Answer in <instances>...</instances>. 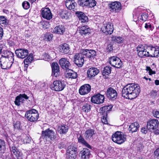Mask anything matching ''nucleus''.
<instances>
[{"label": "nucleus", "instance_id": "nucleus-22", "mask_svg": "<svg viewBox=\"0 0 159 159\" xmlns=\"http://www.w3.org/2000/svg\"><path fill=\"white\" fill-rule=\"evenodd\" d=\"M52 75L56 77L60 75L59 67L57 63L53 62L52 64Z\"/></svg>", "mask_w": 159, "mask_h": 159}, {"label": "nucleus", "instance_id": "nucleus-51", "mask_svg": "<svg viewBox=\"0 0 159 159\" xmlns=\"http://www.w3.org/2000/svg\"><path fill=\"white\" fill-rule=\"evenodd\" d=\"M14 127L15 129H20L21 127L20 126V123L19 121H16L14 124Z\"/></svg>", "mask_w": 159, "mask_h": 159}, {"label": "nucleus", "instance_id": "nucleus-12", "mask_svg": "<svg viewBox=\"0 0 159 159\" xmlns=\"http://www.w3.org/2000/svg\"><path fill=\"white\" fill-rule=\"evenodd\" d=\"M78 4L81 6L92 7L95 6L96 2L94 0H79Z\"/></svg>", "mask_w": 159, "mask_h": 159}, {"label": "nucleus", "instance_id": "nucleus-8", "mask_svg": "<svg viewBox=\"0 0 159 159\" xmlns=\"http://www.w3.org/2000/svg\"><path fill=\"white\" fill-rule=\"evenodd\" d=\"M85 56L82 53V50L80 53L75 54L74 57L75 63L79 67H81L84 62Z\"/></svg>", "mask_w": 159, "mask_h": 159}, {"label": "nucleus", "instance_id": "nucleus-16", "mask_svg": "<svg viewBox=\"0 0 159 159\" xmlns=\"http://www.w3.org/2000/svg\"><path fill=\"white\" fill-rule=\"evenodd\" d=\"M106 95L108 98L112 100L116 99L117 97V93L116 91L111 87L108 88L107 89Z\"/></svg>", "mask_w": 159, "mask_h": 159}, {"label": "nucleus", "instance_id": "nucleus-5", "mask_svg": "<svg viewBox=\"0 0 159 159\" xmlns=\"http://www.w3.org/2000/svg\"><path fill=\"white\" fill-rule=\"evenodd\" d=\"M112 107V105L104 106L101 107L100 110V112L102 114V121L105 124H107L108 121L107 119L108 113L111 110Z\"/></svg>", "mask_w": 159, "mask_h": 159}, {"label": "nucleus", "instance_id": "nucleus-25", "mask_svg": "<svg viewBox=\"0 0 159 159\" xmlns=\"http://www.w3.org/2000/svg\"><path fill=\"white\" fill-rule=\"evenodd\" d=\"M59 63L62 68L66 70L68 69L70 65L69 62L65 58H61L59 61Z\"/></svg>", "mask_w": 159, "mask_h": 159}, {"label": "nucleus", "instance_id": "nucleus-3", "mask_svg": "<svg viewBox=\"0 0 159 159\" xmlns=\"http://www.w3.org/2000/svg\"><path fill=\"white\" fill-rule=\"evenodd\" d=\"M25 117L30 122H35L38 120L39 115L36 110L33 109L26 112Z\"/></svg>", "mask_w": 159, "mask_h": 159}, {"label": "nucleus", "instance_id": "nucleus-21", "mask_svg": "<svg viewBox=\"0 0 159 159\" xmlns=\"http://www.w3.org/2000/svg\"><path fill=\"white\" fill-rule=\"evenodd\" d=\"M41 15L43 18L48 20H50L52 18V14L48 8H46L42 10Z\"/></svg>", "mask_w": 159, "mask_h": 159}, {"label": "nucleus", "instance_id": "nucleus-42", "mask_svg": "<svg viewBox=\"0 0 159 159\" xmlns=\"http://www.w3.org/2000/svg\"><path fill=\"white\" fill-rule=\"evenodd\" d=\"M34 60L33 57V55L32 54H30L29 56L27 57V59H25L24 62V63H25V62L26 63V65H27V64H28L29 63H30L31 62Z\"/></svg>", "mask_w": 159, "mask_h": 159}, {"label": "nucleus", "instance_id": "nucleus-48", "mask_svg": "<svg viewBox=\"0 0 159 159\" xmlns=\"http://www.w3.org/2000/svg\"><path fill=\"white\" fill-rule=\"evenodd\" d=\"M22 6L24 9H27L30 7V4L28 2L25 1L23 2Z\"/></svg>", "mask_w": 159, "mask_h": 159}, {"label": "nucleus", "instance_id": "nucleus-55", "mask_svg": "<svg viewBox=\"0 0 159 159\" xmlns=\"http://www.w3.org/2000/svg\"><path fill=\"white\" fill-rule=\"evenodd\" d=\"M153 115L155 117L157 118H159V110L154 111L153 112Z\"/></svg>", "mask_w": 159, "mask_h": 159}, {"label": "nucleus", "instance_id": "nucleus-57", "mask_svg": "<svg viewBox=\"0 0 159 159\" xmlns=\"http://www.w3.org/2000/svg\"><path fill=\"white\" fill-rule=\"evenodd\" d=\"M147 130L146 129V128L145 127H143L141 129V132L145 134L147 133Z\"/></svg>", "mask_w": 159, "mask_h": 159}, {"label": "nucleus", "instance_id": "nucleus-46", "mask_svg": "<svg viewBox=\"0 0 159 159\" xmlns=\"http://www.w3.org/2000/svg\"><path fill=\"white\" fill-rule=\"evenodd\" d=\"M45 84L41 82H39L36 85L35 88L36 89L40 90L41 89H43V87H44Z\"/></svg>", "mask_w": 159, "mask_h": 159}, {"label": "nucleus", "instance_id": "nucleus-13", "mask_svg": "<svg viewBox=\"0 0 159 159\" xmlns=\"http://www.w3.org/2000/svg\"><path fill=\"white\" fill-rule=\"evenodd\" d=\"M158 121L157 120L152 119L147 122V128L150 131L156 129L158 126Z\"/></svg>", "mask_w": 159, "mask_h": 159}, {"label": "nucleus", "instance_id": "nucleus-54", "mask_svg": "<svg viewBox=\"0 0 159 159\" xmlns=\"http://www.w3.org/2000/svg\"><path fill=\"white\" fill-rule=\"evenodd\" d=\"M113 45L112 44L110 43L107 45V49L108 52H111L113 50Z\"/></svg>", "mask_w": 159, "mask_h": 159}, {"label": "nucleus", "instance_id": "nucleus-40", "mask_svg": "<svg viewBox=\"0 0 159 159\" xmlns=\"http://www.w3.org/2000/svg\"><path fill=\"white\" fill-rule=\"evenodd\" d=\"M112 40L118 43H122L123 42V39L122 37L115 36L112 38Z\"/></svg>", "mask_w": 159, "mask_h": 159}, {"label": "nucleus", "instance_id": "nucleus-47", "mask_svg": "<svg viewBox=\"0 0 159 159\" xmlns=\"http://www.w3.org/2000/svg\"><path fill=\"white\" fill-rule=\"evenodd\" d=\"M144 28L148 30H152L154 29V27L153 26H152L151 24L150 23H146L145 24L144 26Z\"/></svg>", "mask_w": 159, "mask_h": 159}, {"label": "nucleus", "instance_id": "nucleus-30", "mask_svg": "<svg viewBox=\"0 0 159 159\" xmlns=\"http://www.w3.org/2000/svg\"><path fill=\"white\" fill-rule=\"evenodd\" d=\"M54 32L59 34H62L65 32L66 28L64 25H59L56 26L54 29ZM53 32L54 30L53 31Z\"/></svg>", "mask_w": 159, "mask_h": 159}, {"label": "nucleus", "instance_id": "nucleus-33", "mask_svg": "<svg viewBox=\"0 0 159 159\" xmlns=\"http://www.w3.org/2000/svg\"><path fill=\"white\" fill-rule=\"evenodd\" d=\"M95 134V130L93 129H89L86 131L84 137L86 139L91 138Z\"/></svg>", "mask_w": 159, "mask_h": 159}, {"label": "nucleus", "instance_id": "nucleus-27", "mask_svg": "<svg viewBox=\"0 0 159 159\" xmlns=\"http://www.w3.org/2000/svg\"><path fill=\"white\" fill-rule=\"evenodd\" d=\"M76 15L79 18V21L81 22H85L88 21V18L83 12L77 11L76 13Z\"/></svg>", "mask_w": 159, "mask_h": 159}, {"label": "nucleus", "instance_id": "nucleus-37", "mask_svg": "<svg viewBox=\"0 0 159 159\" xmlns=\"http://www.w3.org/2000/svg\"><path fill=\"white\" fill-rule=\"evenodd\" d=\"M78 141L79 143L84 145L87 147L89 148H91V146L87 143L81 135H80L78 138Z\"/></svg>", "mask_w": 159, "mask_h": 159}, {"label": "nucleus", "instance_id": "nucleus-24", "mask_svg": "<svg viewBox=\"0 0 159 159\" xmlns=\"http://www.w3.org/2000/svg\"><path fill=\"white\" fill-rule=\"evenodd\" d=\"M99 72L98 69L95 67H91L88 69L87 74L88 77L90 78L94 77Z\"/></svg>", "mask_w": 159, "mask_h": 159}, {"label": "nucleus", "instance_id": "nucleus-52", "mask_svg": "<svg viewBox=\"0 0 159 159\" xmlns=\"http://www.w3.org/2000/svg\"><path fill=\"white\" fill-rule=\"evenodd\" d=\"M150 95L151 98H154L157 95V92L156 90H152L150 92Z\"/></svg>", "mask_w": 159, "mask_h": 159}, {"label": "nucleus", "instance_id": "nucleus-58", "mask_svg": "<svg viewBox=\"0 0 159 159\" xmlns=\"http://www.w3.org/2000/svg\"><path fill=\"white\" fill-rule=\"evenodd\" d=\"M154 153L155 155L157 156V158L159 159V148L156 149Z\"/></svg>", "mask_w": 159, "mask_h": 159}, {"label": "nucleus", "instance_id": "nucleus-34", "mask_svg": "<svg viewBox=\"0 0 159 159\" xmlns=\"http://www.w3.org/2000/svg\"><path fill=\"white\" fill-rule=\"evenodd\" d=\"M139 127V125L138 123L135 122L131 124L129 126V130L133 133L136 131Z\"/></svg>", "mask_w": 159, "mask_h": 159}, {"label": "nucleus", "instance_id": "nucleus-15", "mask_svg": "<svg viewBox=\"0 0 159 159\" xmlns=\"http://www.w3.org/2000/svg\"><path fill=\"white\" fill-rule=\"evenodd\" d=\"M104 96L99 93L93 96L91 98L92 102L97 104L102 103L104 102Z\"/></svg>", "mask_w": 159, "mask_h": 159}, {"label": "nucleus", "instance_id": "nucleus-9", "mask_svg": "<svg viewBox=\"0 0 159 159\" xmlns=\"http://www.w3.org/2000/svg\"><path fill=\"white\" fill-rule=\"evenodd\" d=\"M66 84L64 81L56 80L53 82V90L57 91H60L64 89Z\"/></svg>", "mask_w": 159, "mask_h": 159}, {"label": "nucleus", "instance_id": "nucleus-26", "mask_svg": "<svg viewBox=\"0 0 159 159\" xmlns=\"http://www.w3.org/2000/svg\"><path fill=\"white\" fill-rule=\"evenodd\" d=\"M79 31L80 34L84 36L90 33L91 30L88 26L84 25L80 28Z\"/></svg>", "mask_w": 159, "mask_h": 159}, {"label": "nucleus", "instance_id": "nucleus-64", "mask_svg": "<svg viewBox=\"0 0 159 159\" xmlns=\"http://www.w3.org/2000/svg\"><path fill=\"white\" fill-rule=\"evenodd\" d=\"M151 70V69L150 67L147 66L146 67V70L147 71H148V72H149V71H150Z\"/></svg>", "mask_w": 159, "mask_h": 159}, {"label": "nucleus", "instance_id": "nucleus-18", "mask_svg": "<svg viewBox=\"0 0 159 159\" xmlns=\"http://www.w3.org/2000/svg\"><path fill=\"white\" fill-rule=\"evenodd\" d=\"M82 50V53L86 57L92 59L96 55V52L94 50H89L87 49H83Z\"/></svg>", "mask_w": 159, "mask_h": 159}, {"label": "nucleus", "instance_id": "nucleus-50", "mask_svg": "<svg viewBox=\"0 0 159 159\" xmlns=\"http://www.w3.org/2000/svg\"><path fill=\"white\" fill-rule=\"evenodd\" d=\"M7 23V19L4 16H0V24H6Z\"/></svg>", "mask_w": 159, "mask_h": 159}, {"label": "nucleus", "instance_id": "nucleus-11", "mask_svg": "<svg viewBox=\"0 0 159 159\" xmlns=\"http://www.w3.org/2000/svg\"><path fill=\"white\" fill-rule=\"evenodd\" d=\"M109 62L112 66L117 68L121 67L122 65V62L120 59L116 57H110L109 59Z\"/></svg>", "mask_w": 159, "mask_h": 159}, {"label": "nucleus", "instance_id": "nucleus-32", "mask_svg": "<svg viewBox=\"0 0 159 159\" xmlns=\"http://www.w3.org/2000/svg\"><path fill=\"white\" fill-rule=\"evenodd\" d=\"M80 154H81V157L83 159L89 158L90 154L89 149L87 148H84Z\"/></svg>", "mask_w": 159, "mask_h": 159}, {"label": "nucleus", "instance_id": "nucleus-39", "mask_svg": "<svg viewBox=\"0 0 159 159\" xmlns=\"http://www.w3.org/2000/svg\"><path fill=\"white\" fill-rule=\"evenodd\" d=\"M66 77L68 78L75 79L77 77V73L73 71H71L70 72L67 73Z\"/></svg>", "mask_w": 159, "mask_h": 159}, {"label": "nucleus", "instance_id": "nucleus-23", "mask_svg": "<svg viewBox=\"0 0 159 159\" xmlns=\"http://www.w3.org/2000/svg\"><path fill=\"white\" fill-rule=\"evenodd\" d=\"M113 25L111 23H108L106 26L102 28V31L106 34H111L113 31Z\"/></svg>", "mask_w": 159, "mask_h": 159}, {"label": "nucleus", "instance_id": "nucleus-43", "mask_svg": "<svg viewBox=\"0 0 159 159\" xmlns=\"http://www.w3.org/2000/svg\"><path fill=\"white\" fill-rule=\"evenodd\" d=\"M53 37V34L50 33H48L44 36V39L48 41H50L51 40Z\"/></svg>", "mask_w": 159, "mask_h": 159}, {"label": "nucleus", "instance_id": "nucleus-45", "mask_svg": "<svg viewBox=\"0 0 159 159\" xmlns=\"http://www.w3.org/2000/svg\"><path fill=\"white\" fill-rule=\"evenodd\" d=\"M5 149V141L0 139V151L4 150Z\"/></svg>", "mask_w": 159, "mask_h": 159}, {"label": "nucleus", "instance_id": "nucleus-35", "mask_svg": "<svg viewBox=\"0 0 159 159\" xmlns=\"http://www.w3.org/2000/svg\"><path fill=\"white\" fill-rule=\"evenodd\" d=\"M148 49H149L150 51H154L153 55H149V57H155L157 56L159 54V48L158 47H157V48H155L152 46H149L148 47Z\"/></svg>", "mask_w": 159, "mask_h": 159}, {"label": "nucleus", "instance_id": "nucleus-20", "mask_svg": "<svg viewBox=\"0 0 159 159\" xmlns=\"http://www.w3.org/2000/svg\"><path fill=\"white\" fill-rule=\"evenodd\" d=\"M90 85L88 84H85L80 88L79 93L81 95H84L88 94L91 91Z\"/></svg>", "mask_w": 159, "mask_h": 159}, {"label": "nucleus", "instance_id": "nucleus-59", "mask_svg": "<svg viewBox=\"0 0 159 159\" xmlns=\"http://www.w3.org/2000/svg\"><path fill=\"white\" fill-rule=\"evenodd\" d=\"M20 96H21L23 98L27 99L29 98V97L25 94H20Z\"/></svg>", "mask_w": 159, "mask_h": 159}, {"label": "nucleus", "instance_id": "nucleus-63", "mask_svg": "<svg viewBox=\"0 0 159 159\" xmlns=\"http://www.w3.org/2000/svg\"><path fill=\"white\" fill-rule=\"evenodd\" d=\"M155 83L156 85H159V80H156Z\"/></svg>", "mask_w": 159, "mask_h": 159}, {"label": "nucleus", "instance_id": "nucleus-10", "mask_svg": "<svg viewBox=\"0 0 159 159\" xmlns=\"http://www.w3.org/2000/svg\"><path fill=\"white\" fill-rule=\"evenodd\" d=\"M146 47L143 45L139 46L137 48L138 56L141 58L149 57V52Z\"/></svg>", "mask_w": 159, "mask_h": 159}, {"label": "nucleus", "instance_id": "nucleus-56", "mask_svg": "<svg viewBox=\"0 0 159 159\" xmlns=\"http://www.w3.org/2000/svg\"><path fill=\"white\" fill-rule=\"evenodd\" d=\"M3 34V30L2 28L0 27V40L2 39Z\"/></svg>", "mask_w": 159, "mask_h": 159}, {"label": "nucleus", "instance_id": "nucleus-28", "mask_svg": "<svg viewBox=\"0 0 159 159\" xmlns=\"http://www.w3.org/2000/svg\"><path fill=\"white\" fill-rule=\"evenodd\" d=\"M65 5L67 8L74 11L76 3L74 0H66Z\"/></svg>", "mask_w": 159, "mask_h": 159}, {"label": "nucleus", "instance_id": "nucleus-36", "mask_svg": "<svg viewBox=\"0 0 159 159\" xmlns=\"http://www.w3.org/2000/svg\"><path fill=\"white\" fill-rule=\"evenodd\" d=\"M58 14L62 19L68 18V11L65 9H61L58 11Z\"/></svg>", "mask_w": 159, "mask_h": 159}, {"label": "nucleus", "instance_id": "nucleus-17", "mask_svg": "<svg viewBox=\"0 0 159 159\" xmlns=\"http://www.w3.org/2000/svg\"><path fill=\"white\" fill-rule=\"evenodd\" d=\"M12 153H13L17 159H23L24 156L22 152L19 151L16 146L13 145L10 149Z\"/></svg>", "mask_w": 159, "mask_h": 159}, {"label": "nucleus", "instance_id": "nucleus-19", "mask_svg": "<svg viewBox=\"0 0 159 159\" xmlns=\"http://www.w3.org/2000/svg\"><path fill=\"white\" fill-rule=\"evenodd\" d=\"M15 53L18 57L24 59L28 55V51L26 49H16Z\"/></svg>", "mask_w": 159, "mask_h": 159}, {"label": "nucleus", "instance_id": "nucleus-38", "mask_svg": "<svg viewBox=\"0 0 159 159\" xmlns=\"http://www.w3.org/2000/svg\"><path fill=\"white\" fill-rule=\"evenodd\" d=\"M111 71V67L109 66H107L104 68L102 71V75L103 76L108 75L110 74Z\"/></svg>", "mask_w": 159, "mask_h": 159}, {"label": "nucleus", "instance_id": "nucleus-60", "mask_svg": "<svg viewBox=\"0 0 159 159\" xmlns=\"http://www.w3.org/2000/svg\"><path fill=\"white\" fill-rule=\"evenodd\" d=\"M149 74L150 75H152V74H154L156 73V72L154 71H153L152 69L149 71L148 72Z\"/></svg>", "mask_w": 159, "mask_h": 159}, {"label": "nucleus", "instance_id": "nucleus-1", "mask_svg": "<svg viewBox=\"0 0 159 159\" xmlns=\"http://www.w3.org/2000/svg\"><path fill=\"white\" fill-rule=\"evenodd\" d=\"M140 92V87L138 84H129L122 90V97L127 99H132L135 98Z\"/></svg>", "mask_w": 159, "mask_h": 159}, {"label": "nucleus", "instance_id": "nucleus-31", "mask_svg": "<svg viewBox=\"0 0 159 159\" xmlns=\"http://www.w3.org/2000/svg\"><path fill=\"white\" fill-rule=\"evenodd\" d=\"M69 127L66 125H63L58 127V132L61 134H65L68 131Z\"/></svg>", "mask_w": 159, "mask_h": 159}, {"label": "nucleus", "instance_id": "nucleus-14", "mask_svg": "<svg viewBox=\"0 0 159 159\" xmlns=\"http://www.w3.org/2000/svg\"><path fill=\"white\" fill-rule=\"evenodd\" d=\"M42 136L44 138L48 137L52 140L55 139L56 138L55 133L52 130H50L49 129L42 131Z\"/></svg>", "mask_w": 159, "mask_h": 159}, {"label": "nucleus", "instance_id": "nucleus-29", "mask_svg": "<svg viewBox=\"0 0 159 159\" xmlns=\"http://www.w3.org/2000/svg\"><path fill=\"white\" fill-rule=\"evenodd\" d=\"M70 48L68 44L66 43H64L61 45L59 46V51L64 54H67L70 51Z\"/></svg>", "mask_w": 159, "mask_h": 159}, {"label": "nucleus", "instance_id": "nucleus-6", "mask_svg": "<svg viewBox=\"0 0 159 159\" xmlns=\"http://www.w3.org/2000/svg\"><path fill=\"white\" fill-rule=\"evenodd\" d=\"M77 153L76 148L73 146H70L66 151V157L68 159H75L76 157Z\"/></svg>", "mask_w": 159, "mask_h": 159}, {"label": "nucleus", "instance_id": "nucleus-62", "mask_svg": "<svg viewBox=\"0 0 159 159\" xmlns=\"http://www.w3.org/2000/svg\"><path fill=\"white\" fill-rule=\"evenodd\" d=\"M3 45L2 44H0V54L1 53Z\"/></svg>", "mask_w": 159, "mask_h": 159}, {"label": "nucleus", "instance_id": "nucleus-53", "mask_svg": "<svg viewBox=\"0 0 159 159\" xmlns=\"http://www.w3.org/2000/svg\"><path fill=\"white\" fill-rule=\"evenodd\" d=\"M14 102L15 104L18 106L20 105V100H19V97L18 96L16 97Z\"/></svg>", "mask_w": 159, "mask_h": 159}, {"label": "nucleus", "instance_id": "nucleus-44", "mask_svg": "<svg viewBox=\"0 0 159 159\" xmlns=\"http://www.w3.org/2000/svg\"><path fill=\"white\" fill-rule=\"evenodd\" d=\"M57 144L58 148L60 149L64 148L66 147L65 143L63 141L58 142Z\"/></svg>", "mask_w": 159, "mask_h": 159}, {"label": "nucleus", "instance_id": "nucleus-49", "mask_svg": "<svg viewBox=\"0 0 159 159\" xmlns=\"http://www.w3.org/2000/svg\"><path fill=\"white\" fill-rule=\"evenodd\" d=\"M148 17V14L143 13H142L141 16V18L140 19L143 21H145L147 20Z\"/></svg>", "mask_w": 159, "mask_h": 159}, {"label": "nucleus", "instance_id": "nucleus-7", "mask_svg": "<svg viewBox=\"0 0 159 159\" xmlns=\"http://www.w3.org/2000/svg\"><path fill=\"white\" fill-rule=\"evenodd\" d=\"M108 8L111 12H118L122 8L120 3L118 2H113L108 4Z\"/></svg>", "mask_w": 159, "mask_h": 159}, {"label": "nucleus", "instance_id": "nucleus-4", "mask_svg": "<svg viewBox=\"0 0 159 159\" xmlns=\"http://www.w3.org/2000/svg\"><path fill=\"white\" fill-rule=\"evenodd\" d=\"M126 136L120 131H117L112 136V140L118 144H121L126 140Z\"/></svg>", "mask_w": 159, "mask_h": 159}, {"label": "nucleus", "instance_id": "nucleus-41", "mask_svg": "<svg viewBox=\"0 0 159 159\" xmlns=\"http://www.w3.org/2000/svg\"><path fill=\"white\" fill-rule=\"evenodd\" d=\"M91 109V106L88 104H86L84 105L82 107V110L85 112H89Z\"/></svg>", "mask_w": 159, "mask_h": 159}, {"label": "nucleus", "instance_id": "nucleus-2", "mask_svg": "<svg viewBox=\"0 0 159 159\" xmlns=\"http://www.w3.org/2000/svg\"><path fill=\"white\" fill-rule=\"evenodd\" d=\"M14 54L11 52L3 51L0 59L1 66L2 69H7L10 68L14 61Z\"/></svg>", "mask_w": 159, "mask_h": 159}, {"label": "nucleus", "instance_id": "nucleus-61", "mask_svg": "<svg viewBox=\"0 0 159 159\" xmlns=\"http://www.w3.org/2000/svg\"><path fill=\"white\" fill-rule=\"evenodd\" d=\"M18 96L19 97V100H20V102L23 103V98L21 96H20V95Z\"/></svg>", "mask_w": 159, "mask_h": 159}]
</instances>
